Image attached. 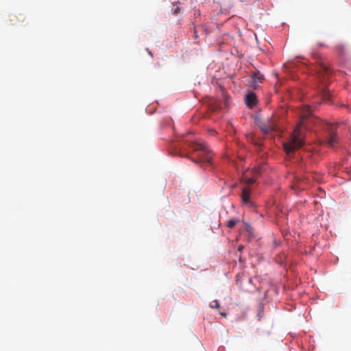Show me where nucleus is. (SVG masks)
<instances>
[{"instance_id":"9d476101","label":"nucleus","mask_w":351,"mask_h":351,"mask_svg":"<svg viewBox=\"0 0 351 351\" xmlns=\"http://www.w3.org/2000/svg\"><path fill=\"white\" fill-rule=\"evenodd\" d=\"M265 165L263 164L261 165H259L257 167H254L253 169V171L255 175L261 176L262 174L263 171L265 170Z\"/></svg>"},{"instance_id":"6ab92c4d","label":"nucleus","mask_w":351,"mask_h":351,"mask_svg":"<svg viewBox=\"0 0 351 351\" xmlns=\"http://www.w3.org/2000/svg\"><path fill=\"white\" fill-rule=\"evenodd\" d=\"M221 315L223 317H226V313H221Z\"/></svg>"},{"instance_id":"20e7f679","label":"nucleus","mask_w":351,"mask_h":351,"mask_svg":"<svg viewBox=\"0 0 351 351\" xmlns=\"http://www.w3.org/2000/svg\"><path fill=\"white\" fill-rule=\"evenodd\" d=\"M260 128L263 133L268 134L271 131L276 130L277 125L273 121H267V122L262 123L260 125Z\"/></svg>"},{"instance_id":"1a4fd4ad","label":"nucleus","mask_w":351,"mask_h":351,"mask_svg":"<svg viewBox=\"0 0 351 351\" xmlns=\"http://www.w3.org/2000/svg\"><path fill=\"white\" fill-rule=\"evenodd\" d=\"M335 50L339 55H344L346 52V47L343 44L339 43L335 46Z\"/></svg>"},{"instance_id":"f8f14e48","label":"nucleus","mask_w":351,"mask_h":351,"mask_svg":"<svg viewBox=\"0 0 351 351\" xmlns=\"http://www.w3.org/2000/svg\"><path fill=\"white\" fill-rule=\"evenodd\" d=\"M239 222V219H229L228 221H227V226L229 228H232L235 226V225Z\"/></svg>"},{"instance_id":"6e6552de","label":"nucleus","mask_w":351,"mask_h":351,"mask_svg":"<svg viewBox=\"0 0 351 351\" xmlns=\"http://www.w3.org/2000/svg\"><path fill=\"white\" fill-rule=\"evenodd\" d=\"M241 198L245 204L250 203V192L247 189H243L241 193Z\"/></svg>"},{"instance_id":"a211bd4d","label":"nucleus","mask_w":351,"mask_h":351,"mask_svg":"<svg viewBox=\"0 0 351 351\" xmlns=\"http://www.w3.org/2000/svg\"><path fill=\"white\" fill-rule=\"evenodd\" d=\"M243 245H240V246H239L238 250L241 252V251L243 250Z\"/></svg>"},{"instance_id":"423d86ee","label":"nucleus","mask_w":351,"mask_h":351,"mask_svg":"<svg viewBox=\"0 0 351 351\" xmlns=\"http://www.w3.org/2000/svg\"><path fill=\"white\" fill-rule=\"evenodd\" d=\"M245 104L247 106L252 108L256 104V97L254 93H250L246 95Z\"/></svg>"},{"instance_id":"4468645a","label":"nucleus","mask_w":351,"mask_h":351,"mask_svg":"<svg viewBox=\"0 0 351 351\" xmlns=\"http://www.w3.org/2000/svg\"><path fill=\"white\" fill-rule=\"evenodd\" d=\"M180 8L179 7L176 6L173 9V12L174 14H178L180 12Z\"/></svg>"},{"instance_id":"dca6fc26","label":"nucleus","mask_w":351,"mask_h":351,"mask_svg":"<svg viewBox=\"0 0 351 351\" xmlns=\"http://www.w3.org/2000/svg\"><path fill=\"white\" fill-rule=\"evenodd\" d=\"M305 108H306V112L310 114L311 113V107H310V106H306L305 107Z\"/></svg>"},{"instance_id":"f03ea898","label":"nucleus","mask_w":351,"mask_h":351,"mask_svg":"<svg viewBox=\"0 0 351 351\" xmlns=\"http://www.w3.org/2000/svg\"><path fill=\"white\" fill-rule=\"evenodd\" d=\"M302 123H300L293 130L289 142L283 143L285 152L289 154L295 149L300 148L304 145V139L302 136L300 128Z\"/></svg>"},{"instance_id":"ddd939ff","label":"nucleus","mask_w":351,"mask_h":351,"mask_svg":"<svg viewBox=\"0 0 351 351\" xmlns=\"http://www.w3.org/2000/svg\"><path fill=\"white\" fill-rule=\"evenodd\" d=\"M210 307L212 308H219L220 307V304L218 300H215L210 304Z\"/></svg>"},{"instance_id":"f257e3e1","label":"nucleus","mask_w":351,"mask_h":351,"mask_svg":"<svg viewBox=\"0 0 351 351\" xmlns=\"http://www.w3.org/2000/svg\"><path fill=\"white\" fill-rule=\"evenodd\" d=\"M189 147L192 149L193 152H197V158L192 159V161L196 164L206 162L211 163L213 157L212 152L208 146L202 142H191Z\"/></svg>"},{"instance_id":"0eeeda50","label":"nucleus","mask_w":351,"mask_h":351,"mask_svg":"<svg viewBox=\"0 0 351 351\" xmlns=\"http://www.w3.org/2000/svg\"><path fill=\"white\" fill-rule=\"evenodd\" d=\"M264 81V76L259 71L256 72L252 75V83L258 84L262 83Z\"/></svg>"},{"instance_id":"2eb2a0df","label":"nucleus","mask_w":351,"mask_h":351,"mask_svg":"<svg viewBox=\"0 0 351 351\" xmlns=\"http://www.w3.org/2000/svg\"><path fill=\"white\" fill-rule=\"evenodd\" d=\"M256 182V180L254 178H250L247 180V184H252Z\"/></svg>"},{"instance_id":"f3484780","label":"nucleus","mask_w":351,"mask_h":351,"mask_svg":"<svg viewBox=\"0 0 351 351\" xmlns=\"http://www.w3.org/2000/svg\"><path fill=\"white\" fill-rule=\"evenodd\" d=\"M247 231H248V232H250V231L251 228H250V226H247ZM252 233H253V229H252Z\"/></svg>"},{"instance_id":"aec40b11","label":"nucleus","mask_w":351,"mask_h":351,"mask_svg":"<svg viewBox=\"0 0 351 351\" xmlns=\"http://www.w3.org/2000/svg\"><path fill=\"white\" fill-rule=\"evenodd\" d=\"M184 157H185V158H189V156L188 154H186V155L184 156Z\"/></svg>"},{"instance_id":"9b49d317","label":"nucleus","mask_w":351,"mask_h":351,"mask_svg":"<svg viewBox=\"0 0 351 351\" xmlns=\"http://www.w3.org/2000/svg\"><path fill=\"white\" fill-rule=\"evenodd\" d=\"M322 99L324 101H330V93L329 90L326 88L322 91Z\"/></svg>"},{"instance_id":"39448f33","label":"nucleus","mask_w":351,"mask_h":351,"mask_svg":"<svg viewBox=\"0 0 351 351\" xmlns=\"http://www.w3.org/2000/svg\"><path fill=\"white\" fill-rule=\"evenodd\" d=\"M332 130H333V125H329L330 134H329V137L327 141V144L331 148H334L335 146V144L337 143V135Z\"/></svg>"},{"instance_id":"7ed1b4c3","label":"nucleus","mask_w":351,"mask_h":351,"mask_svg":"<svg viewBox=\"0 0 351 351\" xmlns=\"http://www.w3.org/2000/svg\"><path fill=\"white\" fill-rule=\"evenodd\" d=\"M330 73L331 72L330 69L325 64L322 63L319 71V77L320 78V81L324 84L327 83L328 77Z\"/></svg>"}]
</instances>
